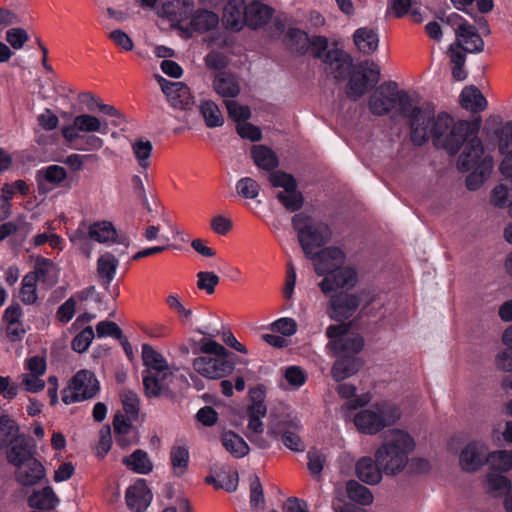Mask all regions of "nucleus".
Returning a JSON list of instances; mask_svg holds the SVG:
<instances>
[{
    "mask_svg": "<svg viewBox=\"0 0 512 512\" xmlns=\"http://www.w3.org/2000/svg\"><path fill=\"white\" fill-rule=\"evenodd\" d=\"M493 167V157L490 155L483 157L480 164L474 167V171L467 176L466 187L471 191L479 189L490 176Z\"/></svg>",
    "mask_w": 512,
    "mask_h": 512,
    "instance_id": "34",
    "label": "nucleus"
},
{
    "mask_svg": "<svg viewBox=\"0 0 512 512\" xmlns=\"http://www.w3.org/2000/svg\"><path fill=\"white\" fill-rule=\"evenodd\" d=\"M359 305L360 299L356 294H335L330 299V309L328 313L331 319L343 321L353 316Z\"/></svg>",
    "mask_w": 512,
    "mask_h": 512,
    "instance_id": "23",
    "label": "nucleus"
},
{
    "mask_svg": "<svg viewBox=\"0 0 512 512\" xmlns=\"http://www.w3.org/2000/svg\"><path fill=\"white\" fill-rule=\"evenodd\" d=\"M349 324L330 325L326 335L330 339L327 348L337 357L357 356L364 346L360 335L349 334Z\"/></svg>",
    "mask_w": 512,
    "mask_h": 512,
    "instance_id": "9",
    "label": "nucleus"
},
{
    "mask_svg": "<svg viewBox=\"0 0 512 512\" xmlns=\"http://www.w3.org/2000/svg\"><path fill=\"white\" fill-rule=\"evenodd\" d=\"M58 270L54 263L43 257H37L34 264V281L52 286L57 282Z\"/></svg>",
    "mask_w": 512,
    "mask_h": 512,
    "instance_id": "38",
    "label": "nucleus"
},
{
    "mask_svg": "<svg viewBox=\"0 0 512 512\" xmlns=\"http://www.w3.org/2000/svg\"><path fill=\"white\" fill-rule=\"evenodd\" d=\"M194 8V0H164L157 9V14L170 21L181 23L192 15Z\"/></svg>",
    "mask_w": 512,
    "mask_h": 512,
    "instance_id": "24",
    "label": "nucleus"
},
{
    "mask_svg": "<svg viewBox=\"0 0 512 512\" xmlns=\"http://www.w3.org/2000/svg\"><path fill=\"white\" fill-rule=\"evenodd\" d=\"M347 497L360 505H370L373 502V494L371 491L355 480H349L346 483Z\"/></svg>",
    "mask_w": 512,
    "mask_h": 512,
    "instance_id": "46",
    "label": "nucleus"
},
{
    "mask_svg": "<svg viewBox=\"0 0 512 512\" xmlns=\"http://www.w3.org/2000/svg\"><path fill=\"white\" fill-rule=\"evenodd\" d=\"M308 459V469L310 473L320 479L321 472L323 470L324 464L326 462L325 455L320 451L313 449L307 453Z\"/></svg>",
    "mask_w": 512,
    "mask_h": 512,
    "instance_id": "61",
    "label": "nucleus"
},
{
    "mask_svg": "<svg viewBox=\"0 0 512 512\" xmlns=\"http://www.w3.org/2000/svg\"><path fill=\"white\" fill-rule=\"evenodd\" d=\"M179 380H181V378L177 377L173 370L144 375V393L148 398H157L161 396L172 398L175 394V384Z\"/></svg>",
    "mask_w": 512,
    "mask_h": 512,
    "instance_id": "14",
    "label": "nucleus"
},
{
    "mask_svg": "<svg viewBox=\"0 0 512 512\" xmlns=\"http://www.w3.org/2000/svg\"><path fill=\"white\" fill-rule=\"evenodd\" d=\"M277 199L290 212L298 211L303 206L302 194L296 188L279 192Z\"/></svg>",
    "mask_w": 512,
    "mask_h": 512,
    "instance_id": "52",
    "label": "nucleus"
},
{
    "mask_svg": "<svg viewBox=\"0 0 512 512\" xmlns=\"http://www.w3.org/2000/svg\"><path fill=\"white\" fill-rule=\"evenodd\" d=\"M228 115L236 122L246 121L251 116V111L248 106L241 105L234 100H224Z\"/></svg>",
    "mask_w": 512,
    "mask_h": 512,
    "instance_id": "57",
    "label": "nucleus"
},
{
    "mask_svg": "<svg viewBox=\"0 0 512 512\" xmlns=\"http://www.w3.org/2000/svg\"><path fill=\"white\" fill-rule=\"evenodd\" d=\"M221 440L225 449L235 458H242L249 453L247 443L233 431L224 432Z\"/></svg>",
    "mask_w": 512,
    "mask_h": 512,
    "instance_id": "43",
    "label": "nucleus"
},
{
    "mask_svg": "<svg viewBox=\"0 0 512 512\" xmlns=\"http://www.w3.org/2000/svg\"><path fill=\"white\" fill-rule=\"evenodd\" d=\"M142 360L144 366L146 367L142 373V376L157 374L166 370H172L165 358L149 344L142 345Z\"/></svg>",
    "mask_w": 512,
    "mask_h": 512,
    "instance_id": "33",
    "label": "nucleus"
},
{
    "mask_svg": "<svg viewBox=\"0 0 512 512\" xmlns=\"http://www.w3.org/2000/svg\"><path fill=\"white\" fill-rule=\"evenodd\" d=\"M400 409L393 403L382 401L359 411L354 417L357 429L366 434H376L400 418Z\"/></svg>",
    "mask_w": 512,
    "mask_h": 512,
    "instance_id": "6",
    "label": "nucleus"
},
{
    "mask_svg": "<svg viewBox=\"0 0 512 512\" xmlns=\"http://www.w3.org/2000/svg\"><path fill=\"white\" fill-rule=\"evenodd\" d=\"M490 202L494 207L503 209L509 207V189L505 184H497L491 191Z\"/></svg>",
    "mask_w": 512,
    "mask_h": 512,
    "instance_id": "60",
    "label": "nucleus"
},
{
    "mask_svg": "<svg viewBox=\"0 0 512 512\" xmlns=\"http://www.w3.org/2000/svg\"><path fill=\"white\" fill-rule=\"evenodd\" d=\"M251 156L256 166L266 171H272L279 165L275 152L264 145L253 146Z\"/></svg>",
    "mask_w": 512,
    "mask_h": 512,
    "instance_id": "41",
    "label": "nucleus"
},
{
    "mask_svg": "<svg viewBox=\"0 0 512 512\" xmlns=\"http://www.w3.org/2000/svg\"><path fill=\"white\" fill-rule=\"evenodd\" d=\"M125 499L127 506L132 511H144L152 499L151 491L147 487L145 480L139 479L130 486L126 491Z\"/></svg>",
    "mask_w": 512,
    "mask_h": 512,
    "instance_id": "27",
    "label": "nucleus"
},
{
    "mask_svg": "<svg viewBox=\"0 0 512 512\" xmlns=\"http://www.w3.org/2000/svg\"><path fill=\"white\" fill-rule=\"evenodd\" d=\"M122 463L131 471L138 474H148L153 469V464L144 450L137 449L122 459Z\"/></svg>",
    "mask_w": 512,
    "mask_h": 512,
    "instance_id": "40",
    "label": "nucleus"
},
{
    "mask_svg": "<svg viewBox=\"0 0 512 512\" xmlns=\"http://www.w3.org/2000/svg\"><path fill=\"white\" fill-rule=\"evenodd\" d=\"M170 461L172 465L173 475L180 477L184 475L188 469L189 451L185 445H174L170 450Z\"/></svg>",
    "mask_w": 512,
    "mask_h": 512,
    "instance_id": "44",
    "label": "nucleus"
},
{
    "mask_svg": "<svg viewBox=\"0 0 512 512\" xmlns=\"http://www.w3.org/2000/svg\"><path fill=\"white\" fill-rule=\"evenodd\" d=\"M199 111L207 127H220L224 124V117L218 105L212 100H202L199 105Z\"/></svg>",
    "mask_w": 512,
    "mask_h": 512,
    "instance_id": "45",
    "label": "nucleus"
},
{
    "mask_svg": "<svg viewBox=\"0 0 512 512\" xmlns=\"http://www.w3.org/2000/svg\"><path fill=\"white\" fill-rule=\"evenodd\" d=\"M94 337L95 333L92 326H87L73 338L71 347L75 352L83 353L87 351Z\"/></svg>",
    "mask_w": 512,
    "mask_h": 512,
    "instance_id": "55",
    "label": "nucleus"
},
{
    "mask_svg": "<svg viewBox=\"0 0 512 512\" xmlns=\"http://www.w3.org/2000/svg\"><path fill=\"white\" fill-rule=\"evenodd\" d=\"M236 191L245 199H255L259 195L260 185L253 178L244 177L237 182Z\"/></svg>",
    "mask_w": 512,
    "mask_h": 512,
    "instance_id": "54",
    "label": "nucleus"
},
{
    "mask_svg": "<svg viewBox=\"0 0 512 512\" xmlns=\"http://www.w3.org/2000/svg\"><path fill=\"white\" fill-rule=\"evenodd\" d=\"M398 90L397 83L393 81L384 82L378 86L369 98L371 113L377 116L388 114L396 107Z\"/></svg>",
    "mask_w": 512,
    "mask_h": 512,
    "instance_id": "16",
    "label": "nucleus"
},
{
    "mask_svg": "<svg viewBox=\"0 0 512 512\" xmlns=\"http://www.w3.org/2000/svg\"><path fill=\"white\" fill-rule=\"evenodd\" d=\"M480 126V118L473 121H455L449 114L440 113L435 118L430 117L428 139H432L435 147L445 150L449 155H455L468 137L479 133Z\"/></svg>",
    "mask_w": 512,
    "mask_h": 512,
    "instance_id": "1",
    "label": "nucleus"
},
{
    "mask_svg": "<svg viewBox=\"0 0 512 512\" xmlns=\"http://www.w3.org/2000/svg\"><path fill=\"white\" fill-rule=\"evenodd\" d=\"M414 448L415 441L407 432L393 429L386 433L374 457L385 475L395 476L405 469L408 456Z\"/></svg>",
    "mask_w": 512,
    "mask_h": 512,
    "instance_id": "2",
    "label": "nucleus"
},
{
    "mask_svg": "<svg viewBox=\"0 0 512 512\" xmlns=\"http://www.w3.org/2000/svg\"><path fill=\"white\" fill-rule=\"evenodd\" d=\"M460 104L464 109L477 113L486 109L487 100L477 87L468 86L460 94Z\"/></svg>",
    "mask_w": 512,
    "mask_h": 512,
    "instance_id": "37",
    "label": "nucleus"
},
{
    "mask_svg": "<svg viewBox=\"0 0 512 512\" xmlns=\"http://www.w3.org/2000/svg\"><path fill=\"white\" fill-rule=\"evenodd\" d=\"M269 181L274 187H282L284 191L297 188L294 177L282 171H276L270 174Z\"/></svg>",
    "mask_w": 512,
    "mask_h": 512,
    "instance_id": "63",
    "label": "nucleus"
},
{
    "mask_svg": "<svg viewBox=\"0 0 512 512\" xmlns=\"http://www.w3.org/2000/svg\"><path fill=\"white\" fill-rule=\"evenodd\" d=\"M69 239L82 250L86 257H89L91 253L89 240L104 244L118 242L128 246L127 238L118 239L117 230L109 221H98L91 224L82 221L78 228L70 234Z\"/></svg>",
    "mask_w": 512,
    "mask_h": 512,
    "instance_id": "5",
    "label": "nucleus"
},
{
    "mask_svg": "<svg viewBox=\"0 0 512 512\" xmlns=\"http://www.w3.org/2000/svg\"><path fill=\"white\" fill-rule=\"evenodd\" d=\"M274 10L258 1L253 0L246 7L245 26L251 29H258L265 26L271 19Z\"/></svg>",
    "mask_w": 512,
    "mask_h": 512,
    "instance_id": "29",
    "label": "nucleus"
},
{
    "mask_svg": "<svg viewBox=\"0 0 512 512\" xmlns=\"http://www.w3.org/2000/svg\"><path fill=\"white\" fill-rule=\"evenodd\" d=\"M499 151L501 154L512 151V122L506 123L500 130Z\"/></svg>",
    "mask_w": 512,
    "mask_h": 512,
    "instance_id": "64",
    "label": "nucleus"
},
{
    "mask_svg": "<svg viewBox=\"0 0 512 512\" xmlns=\"http://www.w3.org/2000/svg\"><path fill=\"white\" fill-rule=\"evenodd\" d=\"M292 226L307 258L315 256V250L326 244L332 236L328 224L315 220L306 213H297L292 217Z\"/></svg>",
    "mask_w": 512,
    "mask_h": 512,
    "instance_id": "4",
    "label": "nucleus"
},
{
    "mask_svg": "<svg viewBox=\"0 0 512 512\" xmlns=\"http://www.w3.org/2000/svg\"><path fill=\"white\" fill-rule=\"evenodd\" d=\"M192 28L200 33L215 29L219 24L218 15L206 9H199L191 16Z\"/></svg>",
    "mask_w": 512,
    "mask_h": 512,
    "instance_id": "42",
    "label": "nucleus"
},
{
    "mask_svg": "<svg viewBox=\"0 0 512 512\" xmlns=\"http://www.w3.org/2000/svg\"><path fill=\"white\" fill-rule=\"evenodd\" d=\"M310 37L299 29H290L287 33V45L292 51L304 54L309 50Z\"/></svg>",
    "mask_w": 512,
    "mask_h": 512,
    "instance_id": "51",
    "label": "nucleus"
},
{
    "mask_svg": "<svg viewBox=\"0 0 512 512\" xmlns=\"http://www.w3.org/2000/svg\"><path fill=\"white\" fill-rule=\"evenodd\" d=\"M357 477L368 485H376L382 480L384 470L377 463L376 458L365 456L361 457L355 466Z\"/></svg>",
    "mask_w": 512,
    "mask_h": 512,
    "instance_id": "30",
    "label": "nucleus"
},
{
    "mask_svg": "<svg viewBox=\"0 0 512 512\" xmlns=\"http://www.w3.org/2000/svg\"><path fill=\"white\" fill-rule=\"evenodd\" d=\"M193 369L201 376L217 380L230 375L235 365L225 357L200 356L193 360Z\"/></svg>",
    "mask_w": 512,
    "mask_h": 512,
    "instance_id": "15",
    "label": "nucleus"
},
{
    "mask_svg": "<svg viewBox=\"0 0 512 512\" xmlns=\"http://www.w3.org/2000/svg\"><path fill=\"white\" fill-rule=\"evenodd\" d=\"M67 178L66 170L59 165H50L37 172L38 189L45 193L48 189L44 182L59 186Z\"/></svg>",
    "mask_w": 512,
    "mask_h": 512,
    "instance_id": "39",
    "label": "nucleus"
},
{
    "mask_svg": "<svg viewBox=\"0 0 512 512\" xmlns=\"http://www.w3.org/2000/svg\"><path fill=\"white\" fill-rule=\"evenodd\" d=\"M323 63L326 74L338 81L345 80L354 68L351 56L338 48L328 50Z\"/></svg>",
    "mask_w": 512,
    "mask_h": 512,
    "instance_id": "17",
    "label": "nucleus"
},
{
    "mask_svg": "<svg viewBox=\"0 0 512 512\" xmlns=\"http://www.w3.org/2000/svg\"><path fill=\"white\" fill-rule=\"evenodd\" d=\"M60 503V498L46 480V485L34 486V512H55Z\"/></svg>",
    "mask_w": 512,
    "mask_h": 512,
    "instance_id": "31",
    "label": "nucleus"
},
{
    "mask_svg": "<svg viewBox=\"0 0 512 512\" xmlns=\"http://www.w3.org/2000/svg\"><path fill=\"white\" fill-rule=\"evenodd\" d=\"M99 391V382L88 370L78 371L62 391V401L69 405L93 398Z\"/></svg>",
    "mask_w": 512,
    "mask_h": 512,
    "instance_id": "12",
    "label": "nucleus"
},
{
    "mask_svg": "<svg viewBox=\"0 0 512 512\" xmlns=\"http://www.w3.org/2000/svg\"><path fill=\"white\" fill-rule=\"evenodd\" d=\"M487 488L494 496H501L510 491L511 482L505 476L490 473L487 475Z\"/></svg>",
    "mask_w": 512,
    "mask_h": 512,
    "instance_id": "53",
    "label": "nucleus"
},
{
    "mask_svg": "<svg viewBox=\"0 0 512 512\" xmlns=\"http://www.w3.org/2000/svg\"><path fill=\"white\" fill-rule=\"evenodd\" d=\"M9 463L15 466V477L24 487L32 485V445L30 440L21 435L12 441L7 451Z\"/></svg>",
    "mask_w": 512,
    "mask_h": 512,
    "instance_id": "8",
    "label": "nucleus"
},
{
    "mask_svg": "<svg viewBox=\"0 0 512 512\" xmlns=\"http://www.w3.org/2000/svg\"><path fill=\"white\" fill-rule=\"evenodd\" d=\"M456 47L468 53H480L484 50V41L476 27L470 23H463L455 28Z\"/></svg>",
    "mask_w": 512,
    "mask_h": 512,
    "instance_id": "25",
    "label": "nucleus"
},
{
    "mask_svg": "<svg viewBox=\"0 0 512 512\" xmlns=\"http://www.w3.org/2000/svg\"><path fill=\"white\" fill-rule=\"evenodd\" d=\"M396 106L398 113L409 122L411 141L415 145H423L428 140L430 112L422 110L404 90H398Z\"/></svg>",
    "mask_w": 512,
    "mask_h": 512,
    "instance_id": "7",
    "label": "nucleus"
},
{
    "mask_svg": "<svg viewBox=\"0 0 512 512\" xmlns=\"http://www.w3.org/2000/svg\"><path fill=\"white\" fill-rule=\"evenodd\" d=\"M309 259L314 261L315 272L322 276L342 266L345 262V253L338 247L330 246L315 252V256Z\"/></svg>",
    "mask_w": 512,
    "mask_h": 512,
    "instance_id": "22",
    "label": "nucleus"
},
{
    "mask_svg": "<svg viewBox=\"0 0 512 512\" xmlns=\"http://www.w3.org/2000/svg\"><path fill=\"white\" fill-rule=\"evenodd\" d=\"M157 80L172 107L181 110L191 107L193 97L186 84L183 82H171L162 76H158Z\"/></svg>",
    "mask_w": 512,
    "mask_h": 512,
    "instance_id": "19",
    "label": "nucleus"
},
{
    "mask_svg": "<svg viewBox=\"0 0 512 512\" xmlns=\"http://www.w3.org/2000/svg\"><path fill=\"white\" fill-rule=\"evenodd\" d=\"M153 145L149 140L139 139L132 144V152L139 166L146 170L150 166Z\"/></svg>",
    "mask_w": 512,
    "mask_h": 512,
    "instance_id": "48",
    "label": "nucleus"
},
{
    "mask_svg": "<svg viewBox=\"0 0 512 512\" xmlns=\"http://www.w3.org/2000/svg\"><path fill=\"white\" fill-rule=\"evenodd\" d=\"M253 403L248 407V424L245 430V435L250 442L255 444L258 448L266 449L269 447V441L263 436L264 425L261 421L266 415L267 409L263 403L262 391H250Z\"/></svg>",
    "mask_w": 512,
    "mask_h": 512,
    "instance_id": "11",
    "label": "nucleus"
},
{
    "mask_svg": "<svg viewBox=\"0 0 512 512\" xmlns=\"http://www.w3.org/2000/svg\"><path fill=\"white\" fill-rule=\"evenodd\" d=\"M358 281L357 271L349 266L338 267L329 273L320 283L319 287L324 294L342 288H353Z\"/></svg>",
    "mask_w": 512,
    "mask_h": 512,
    "instance_id": "20",
    "label": "nucleus"
},
{
    "mask_svg": "<svg viewBox=\"0 0 512 512\" xmlns=\"http://www.w3.org/2000/svg\"><path fill=\"white\" fill-rule=\"evenodd\" d=\"M301 425L296 420H280L273 423L267 435L273 440L281 441L283 445L294 452H303L305 445L299 436Z\"/></svg>",
    "mask_w": 512,
    "mask_h": 512,
    "instance_id": "13",
    "label": "nucleus"
},
{
    "mask_svg": "<svg viewBox=\"0 0 512 512\" xmlns=\"http://www.w3.org/2000/svg\"><path fill=\"white\" fill-rule=\"evenodd\" d=\"M489 448L485 442L471 441L461 451L459 463L462 470L475 472L487 463Z\"/></svg>",
    "mask_w": 512,
    "mask_h": 512,
    "instance_id": "18",
    "label": "nucleus"
},
{
    "mask_svg": "<svg viewBox=\"0 0 512 512\" xmlns=\"http://www.w3.org/2000/svg\"><path fill=\"white\" fill-rule=\"evenodd\" d=\"M363 365L360 357H338L331 368V375L337 382L342 381L356 374Z\"/></svg>",
    "mask_w": 512,
    "mask_h": 512,
    "instance_id": "32",
    "label": "nucleus"
},
{
    "mask_svg": "<svg viewBox=\"0 0 512 512\" xmlns=\"http://www.w3.org/2000/svg\"><path fill=\"white\" fill-rule=\"evenodd\" d=\"M214 92L224 100L236 98L241 91L240 81L237 75L229 71L215 72L212 80Z\"/></svg>",
    "mask_w": 512,
    "mask_h": 512,
    "instance_id": "26",
    "label": "nucleus"
},
{
    "mask_svg": "<svg viewBox=\"0 0 512 512\" xmlns=\"http://www.w3.org/2000/svg\"><path fill=\"white\" fill-rule=\"evenodd\" d=\"M29 39L30 36L28 31L23 28L14 27L8 29L6 32V41L16 50L23 48Z\"/></svg>",
    "mask_w": 512,
    "mask_h": 512,
    "instance_id": "58",
    "label": "nucleus"
},
{
    "mask_svg": "<svg viewBox=\"0 0 512 512\" xmlns=\"http://www.w3.org/2000/svg\"><path fill=\"white\" fill-rule=\"evenodd\" d=\"M487 463L493 470L506 472L512 468V450H498L488 453Z\"/></svg>",
    "mask_w": 512,
    "mask_h": 512,
    "instance_id": "49",
    "label": "nucleus"
},
{
    "mask_svg": "<svg viewBox=\"0 0 512 512\" xmlns=\"http://www.w3.org/2000/svg\"><path fill=\"white\" fill-rule=\"evenodd\" d=\"M381 78L380 68L373 61H363L355 66L347 84V97L356 101L361 98L370 87L375 86Z\"/></svg>",
    "mask_w": 512,
    "mask_h": 512,
    "instance_id": "10",
    "label": "nucleus"
},
{
    "mask_svg": "<svg viewBox=\"0 0 512 512\" xmlns=\"http://www.w3.org/2000/svg\"><path fill=\"white\" fill-rule=\"evenodd\" d=\"M118 265V259L110 252H106L98 258L96 268L97 275L105 288H108L113 281Z\"/></svg>",
    "mask_w": 512,
    "mask_h": 512,
    "instance_id": "36",
    "label": "nucleus"
},
{
    "mask_svg": "<svg viewBox=\"0 0 512 512\" xmlns=\"http://www.w3.org/2000/svg\"><path fill=\"white\" fill-rule=\"evenodd\" d=\"M123 410L129 420H137L140 411V399L132 390H123L120 394Z\"/></svg>",
    "mask_w": 512,
    "mask_h": 512,
    "instance_id": "50",
    "label": "nucleus"
},
{
    "mask_svg": "<svg viewBox=\"0 0 512 512\" xmlns=\"http://www.w3.org/2000/svg\"><path fill=\"white\" fill-rule=\"evenodd\" d=\"M462 146L463 150L458 158L457 168L461 172H468L477 167L486 155L484 154L483 143L478 134L468 137Z\"/></svg>",
    "mask_w": 512,
    "mask_h": 512,
    "instance_id": "21",
    "label": "nucleus"
},
{
    "mask_svg": "<svg viewBox=\"0 0 512 512\" xmlns=\"http://www.w3.org/2000/svg\"><path fill=\"white\" fill-rule=\"evenodd\" d=\"M353 40L364 55H371L378 49L379 37L377 32L371 28H358L353 34Z\"/></svg>",
    "mask_w": 512,
    "mask_h": 512,
    "instance_id": "35",
    "label": "nucleus"
},
{
    "mask_svg": "<svg viewBox=\"0 0 512 512\" xmlns=\"http://www.w3.org/2000/svg\"><path fill=\"white\" fill-rule=\"evenodd\" d=\"M18 426L16 422L7 415L0 416V448L11 446L12 441L16 437H20L18 434Z\"/></svg>",
    "mask_w": 512,
    "mask_h": 512,
    "instance_id": "47",
    "label": "nucleus"
},
{
    "mask_svg": "<svg viewBox=\"0 0 512 512\" xmlns=\"http://www.w3.org/2000/svg\"><path fill=\"white\" fill-rule=\"evenodd\" d=\"M204 64L207 69L220 72L225 71L224 69L228 66L229 59L222 52L212 50L204 57Z\"/></svg>",
    "mask_w": 512,
    "mask_h": 512,
    "instance_id": "56",
    "label": "nucleus"
},
{
    "mask_svg": "<svg viewBox=\"0 0 512 512\" xmlns=\"http://www.w3.org/2000/svg\"><path fill=\"white\" fill-rule=\"evenodd\" d=\"M219 277L214 272H198L197 288L211 295L215 292V287L219 284Z\"/></svg>",
    "mask_w": 512,
    "mask_h": 512,
    "instance_id": "59",
    "label": "nucleus"
},
{
    "mask_svg": "<svg viewBox=\"0 0 512 512\" xmlns=\"http://www.w3.org/2000/svg\"><path fill=\"white\" fill-rule=\"evenodd\" d=\"M107 130L108 123L105 120H101L92 114L83 113L76 115L71 124L63 126L61 128V135L68 144H73L82 138L85 140L86 145L82 150L93 151L101 149L104 141L95 135H85L93 133L106 134Z\"/></svg>",
    "mask_w": 512,
    "mask_h": 512,
    "instance_id": "3",
    "label": "nucleus"
},
{
    "mask_svg": "<svg viewBox=\"0 0 512 512\" xmlns=\"http://www.w3.org/2000/svg\"><path fill=\"white\" fill-rule=\"evenodd\" d=\"M200 352L212 357L228 358L230 355V352L224 346L214 340H202L200 342Z\"/></svg>",
    "mask_w": 512,
    "mask_h": 512,
    "instance_id": "62",
    "label": "nucleus"
},
{
    "mask_svg": "<svg viewBox=\"0 0 512 512\" xmlns=\"http://www.w3.org/2000/svg\"><path fill=\"white\" fill-rule=\"evenodd\" d=\"M246 7L245 0H229L227 2L222 19L227 29L238 32L245 27Z\"/></svg>",
    "mask_w": 512,
    "mask_h": 512,
    "instance_id": "28",
    "label": "nucleus"
}]
</instances>
